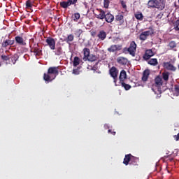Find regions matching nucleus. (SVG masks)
Returning a JSON list of instances; mask_svg holds the SVG:
<instances>
[{
	"label": "nucleus",
	"mask_w": 179,
	"mask_h": 179,
	"mask_svg": "<svg viewBox=\"0 0 179 179\" xmlns=\"http://www.w3.org/2000/svg\"><path fill=\"white\" fill-rule=\"evenodd\" d=\"M58 69H59V66L49 67L48 72L43 74V80H45L47 83L52 82L59 74Z\"/></svg>",
	"instance_id": "f257e3e1"
},
{
	"label": "nucleus",
	"mask_w": 179,
	"mask_h": 179,
	"mask_svg": "<svg viewBox=\"0 0 179 179\" xmlns=\"http://www.w3.org/2000/svg\"><path fill=\"white\" fill-rule=\"evenodd\" d=\"M148 7L152 8V9H159V10H163L166 8V3L164 0H150L148 2Z\"/></svg>",
	"instance_id": "f03ea898"
},
{
	"label": "nucleus",
	"mask_w": 179,
	"mask_h": 179,
	"mask_svg": "<svg viewBox=\"0 0 179 179\" xmlns=\"http://www.w3.org/2000/svg\"><path fill=\"white\" fill-rule=\"evenodd\" d=\"M109 73L114 80L115 86L117 85V80L118 79V69H116L115 66H112L109 70Z\"/></svg>",
	"instance_id": "7ed1b4c3"
},
{
	"label": "nucleus",
	"mask_w": 179,
	"mask_h": 179,
	"mask_svg": "<svg viewBox=\"0 0 179 179\" xmlns=\"http://www.w3.org/2000/svg\"><path fill=\"white\" fill-rule=\"evenodd\" d=\"M78 3V0H67L66 1H63L60 2L59 5L63 9H68L71 5H74V6Z\"/></svg>",
	"instance_id": "20e7f679"
},
{
	"label": "nucleus",
	"mask_w": 179,
	"mask_h": 179,
	"mask_svg": "<svg viewBox=\"0 0 179 179\" xmlns=\"http://www.w3.org/2000/svg\"><path fill=\"white\" fill-rule=\"evenodd\" d=\"M153 34H155V30H153V29L149 31H143L140 34L139 40H141V41H145V40H148V37H149V36H153Z\"/></svg>",
	"instance_id": "39448f33"
},
{
	"label": "nucleus",
	"mask_w": 179,
	"mask_h": 179,
	"mask_svg": "<svg viewBox=\"0 0 179 179\" xmlns=\"http://www.w3.org/2000/svg\"><path fill=\"white\" fill-rule=\"evenodd\" d=\"M136 43L131 41L129 47L127 48V51L131 57H135V52H136Z\"/></svg>",
	"instance_id": "423d86ee"
},
{
	"label": "nucleus",
	"mask_w": 179,
	"mask_h": 179,
	"mask_svg": "<svg viewBox=\"0 0 179 179\" xmlns=\"http://www.w3.org/2000/svg\"><path fill=\"white\" fill-rule=\"evenodd\" d=\"M47 45L50 48V50H55V39L52 37H48L45 40Z\"/></svg>",
	"instance_id": "0eeeda50"
},
{
	"label": "nucleus",
	"mask_w": 179,
	"mask_h": 179,
	"mask_svg": "<svg viewBox=\"0 0 179 179\" xmlns=\"http://www.w3.org/2000/svg\"><path fill=\"white\" fill-rule=\"evenodd\" d=\"M13 44H15V40L6 39L1 43V47L2 48H8V47L13 45Z\"/></svg>",
	"instance_id": "6e6552de"
},
{
	"label": "nucleus",
	"mask_w": 179,
	"mask_h": 179,
	"mask_svg": "<svg viewBox=\"0 0 179 179\" xmlns=\"http://www.w3.org/2000/svg\"><path fill=\"white\" fill-rule=\"evenodd\" d=\"M122 48L121 45H111L110 48H108V52H115V51H120Z\"/></svg>",
	"instance_id": "1a4fd4ad"
},
{
	"label": "nucleus",
	"mask_w": 179,
	"mask_h": 179,
	"mask_svg": "<svg viewBox=\"0 0 179 179\" xmlns=\"http://www.w3.org/2000/svg\"><path fill=\"white\" fill-rule=\"evenodd\" d=\"M155 55V53H153V50L152 49H148L145 50V52L143 55V59L145 61H148V59H150L151 57H153Z\"/></svg>",
	"instance_id": "9d476101"
},
{
	"label": "nucleus",
	"mask_w": 179,
	"mask_h": 179,
	"mask_svg": "<svg viewBox=\"0 0 179 179\" xmlns=\"http://www.w3.org/2000/svg\"><path fill=\"white\" fill-rule=\"evenodd\" d=\"M97 37L100 41H104L107 38V33L104 30H101L98 33Z\"/></svg>",
	"instance_id": "9b49d317"
},
{
	"label": "nucleus",
	"mask_w": 179,
	"mask_h": 179,
	"mask_svg": "<svg viewBox=\"0 0 179 179\" xmlns=\"http://www.w3.org/2000/svg\"><path fill=\"white\" fill-rule=\"evenodd\" d=\"M15 43L18 44V45H22L24 47V45H27L26 41L24 39H23V37L17 36L15 37Z\"/></svg>",
	"instance_id": "f8f14e48"
},
{
	"label": "nucleus",
	"mask_w": 179,
	"mask_h": 179,
	"mask_svg": "<svg viewBox=\"0 0 179 179\" xmlns=\"http://www.w3.org/2000/svg\"><path fill=\"white\" fill-rule=\"evenodd\" d=\"M31 52H34L36 55V57H38V55H40V54H41V50H40V48H38V43L37 44H34V47L32 48H31Z\"/></svg>",
	"instance_id": "ddd939ff"
},
{
	"label": "nucleus",
	"mask_w": 179,
	"mask_h": 179,
	"mask_svg": "<svg viewBox=\"0 0 179 179\" xmlns=\"http://www.w3.org/2000/svg\"><path fill=\"white\" fill-rule=\"evenodd\" d=\"M155 86L158 88L163 86V78H162V77H160V76H158L155 78Z\"/></svg>",
	"instance_id": "4468645a"
},
{
	"label": "nucleus",
	"mask_w": 179,
	"mask_h": 179,
	"mask_svg": "<svg viewBox=\"0 0 179 179\" xmlns=\"http://www.w3.org/2000/svg\"><path fill=\"white\" fill-rule=\"evenodd\" d=\"M97 10L99 12V14L96 15V19H99L100 20H103V19L106 18V11L101 8L97 9Z\"/></svg>",
	"instance_id": "2eb2a0df"
},
{
	"label": "nucleus",
	"mask_w": 179,
	"mask_h": 179,
	"mask_svg": "<svg viewBox=\"0 0 179 179\" xmlns=\"http://www.w3.org/2000/svg\"><path fill=\"white\" fill-rule=\"evenodd\" d=\"M164 66L166 68V69H167V71H173V72H175V71L177 69V68H176V66H174L170 62L164 63Z\"/></svg>",
	"instance_id": "dca6fc26"
},
{
	"label": "nucleus",
	"mask_w": 179,
	"mask_h": 179,
	"mask_svg": "<svg viewBox=\"0 0 179 179\" xmlns=\"http://www.w3.org/2000/svg\"><path fill=\"white\" fill-rule=\"evenodd\" d=\"M139 163V158L136 157H132L131 160L129 163V164L131 166V167H138Z\"/></svg>",
	"instance_id": "f3484780"
},
{
	"label": "nucleus",
	"mask_w": 179,
	"mask_h": 179,
	"mask_svg": "<svg viewBox=\"0 0 179 179\" xmlns=\"http://www.w3.org/2000/svg\"><path fill=\"white\" fill-rule=\"evenodd\" d=\"M105 20L107 23H113L114 22V15L108 12L105 15Z\"/></svg>",
	"instance_id": "a211bd4d"
},
{
	"label": "nucleus",
	"mask_w": 179,
	"mask_h": 179,
	"mask_svg": "<svg viewBox=\"0 0 179 179\" xmlns=\"http://www.w3.org/2000/svg\"><path fill=\"white\" fill-rule=\"evenodd\" d=\"M149 75H150V71L149 69H146L143 71L142 77L143 82H148V79H149Z\"/></svg>",
	"instance_id": "6ab92c4d"
},
{
	"label": "nucleus",
	"mask_w": 179,
	"mask_h": 179,
	"mask_svg": "<svg viewBox=\"0 0 179 179\" xmlns=\"http://www.w3.org/2000/svg\"><path fill=\"white\" fill-rule=\"evenodd\" d=\"M134 155L131 154L126 155L123 161V163L125 164V166H128L129 163H131V160L132 159Z\"/></svg>",
	"instance_id": "aec40b11"
},
{
	"label": "nucleus",
	"mask_w": 179,
	"mask_h": 179,
	"mask_svg": "<svg viewBox=\"0 0 179 179\" xmlns=\"http://www.w3.org/2000/svg\"><path fill=\"white\" fill-rule=\"evenodd\" d=\"M75 40V36L73 34H70L67 36L66 38H64V41H65L67 44L71 45V43Z\"/></svg>",
	"instance_id": "412c9836"
},
{
	"label": "nucleus",
	"mask_w": 179,
	"mask_h": 179,
	"mask_svg": "<svg viewBox=\"0 0 179 179\" xmlns=\"http://www.w3.org/2000/svg\"><path fill=\"white\" fill-rule=\"evenodd\" d=\"M125 79H127V71L122 70L119 76V80L120 82H125Z\"/></svg>",
	"instance_id": "4be33fe9"
},
{
	"label": "nucleus",
	"mask_w": 179,
	"mask_h": 179,
	"mask_svg": "<svg viewBox=\"0 0 179 179\" xmlns=\"http://www.w3.org/2000/svg\"><path fill=\"white\" fill-rule=\"evenodd\" d=\"M84 57L83 58V61H87V57L90 55V49L85 48L83 49Z\"/></svg>",
	"instance_id": "5701e85b"
},
{
	"label": "nucleus",
	"mask_w": 179,
	"mask_h": 179,
	"mask_svg": "<svg viewBox=\"0 0 179 179\" xmlns=\"http://www.w3.org/2000/svg\"><path fill=\"white\" fill-rule=\"evenodd\" d=\"M117 62L120 65H127L128 64V59L125 57H120L117 58Z\"/></svg>",
	"instance_id": "b1692460"
},
{
	"label": "nucleus",
	"mask_w": 179,
	"mask_h": 179,
	"mask_svg": "<svg viewBox=\"0 0 179 179\" xmlns=\"http://www.w3.org/2000/svg\"><path fill=\"white\" fill-rule=\"evenodd\" d=\"M53 50H54L53 52L55 53V55H57L58 57H59V55H62V52H63L62 47L61 46L57 47Z\"/></svg>",
	"instance_id": "393cba45"
},
{
	"label": "nucleus",
	"mask_w": 179,
	"mask_h": 179,
	"mask_svg": "<svg viewBox=\"0 0 179 179\" xmlns=\"http://www.w3.org/2000/svg\"><path fill=\"white\" fill-rule=\"evenodd\" d=\"M148 64H149V65H152V66H156L159 64V62H157V59L154 58L149 59Z\"/></svg>",
	"instance_id": "a878e982"
},
{
	"label": "nucleus",
	"mask_w": 179,
	"mask_h": 179,
	"mask_svg": "<svg viewBox=\"0 0 179 179\" xmlns=\"http://www.w3.org/2000/svg\"><path fill=\"white\" fill-rule=\"evenodd\" d=\"M116 22H119V24L121 25L124 23V15H118L115 17Z\"/></svg>",
	"instance_id": "bb28decb"
},
{
	"label": "nucleus",
	"mask_w": 179,
	"mask_h": 179,
	"mask_svg": "<svg viewBox=\"0 0 179 179\" xmlns=\"http://www.w3.org/2000/svg\"><path fill=\"white\" fill-rule=\"evenodd\" d=\"M99 57L94 55H90L87 59V61H90V62H94V61H97Z\"/></svg>",
	"instance_id": "cd10ccee"
},
{
	"label": "nucleus",
	"mask_w": 179,
	"mask_h": 179,
	"mask_svg": "<svg viewBox=\"0 0 179 179\" xmlns=\"http://www.w3.org/2000/svg\"><path fill=\"white\" fill-rule=\"evenodd\" d=\"M173 135L176 141H179V129H175L173 131Z\"/></svg>",
	"instance_id": "c85d7f7f"
},
{
	"label": "nucleus",
	"mask_w": 179,
	"mask_h": 179,
	"mask_svg": "<svg viewBox=\"0 0 179 179\" xmlns=\"http://www.w3.org/2000/svg\"><path fill=\"white\" fill-rule=\"evenodd\" d=\"M120 84L121 85L122 87H124L125 90H129L131 89V86L129 84L125 83L124 81L120 82Z\"/></svg>",
	"instance_id": "c756f323"
},
{
	"label": "nucleus",
	"mask_w": 179,
	"mask_h": 179,
	"mask_svg": "<svg viewBox=\"0 0 179 179\" xmlns=\"http://www.w3.org/2000/svg\"><path fill=\"white\" fill-rule=\"evenodd\" d=\"M80 64V58L78 57H75L73 62V66H78Z\"/></svg>",
	"instance_id": "7c9ffc66"
},
{
	"label": "nucleus",
	"mask_w": 179,
	"mask_h": 179,
	"mask_svg": "<svg viewBox=\"0 0 179 179\" xmlns=\"http://www.w3.org/2000/svg\"><path fill=\"white\" fill-rule=\"evenodd\" d=\"M10 59L13 65H15L16 64V61L19 59V55H17V54H15L13 57H10Z\"/></svg>",
	"instance_id": "2f4dec72"
},
{
	"label": "nucleus",
	"mask_w": 179,
	"mask_h": 179,
	"mask_svg": "<svg viewBox=\"0 0 179 179\" xmlns=\"http://www.w3.org/2000/svg\"><path fill=\"white\" fill-rule=\"evenodd\" d=\"M135 17L137 19V20H143V14H142L141 12H138L135 14Z\"/></svg>",
	"instance_id": "473e14b6"
},
{
	"label": "nucleus",
	"mask_w": 179,
	"mask_h": 179,
	"mask_svg": "<svg viewBox=\"0 0 179 179\" xmlns=\"http://www.w3.org/2000/svg\"><path fill=\"white\" fill-rule=\"evenodd\" d=\"M72 17L74 22H78L80 19V14L79 13H74Z\"/></svg>",
	"instance_id": "72a5a7b5"
},
{
	"label": "nucleus",
	"mask_w": 179,
	"mask_h": 179,
	"mask_svg": "<svg viewBox=\"0 0 179 179\" xmlns=\"http://www.w3.org/2000/svg\"><path fill=\"white\" fill-rule=\"evenodd\" d=\"M27 9H30L33 8V2H31V0H28L25 3Z\"/></svg>",
	"instance_id": "f704fd0d"
},
{
	"label": "nucleus",
	"mask_w": 179,
	"mask_h": 179,
	"mask_svg": "<svg viewBox=\"0 0 179 179\" xmlns=\"http://www.w3.org/2000/svg\"><path fill=\"white\" fill-rule=\"evenodd\" d=\"M82 33H83V30L76 29L74 32V34L78 38H80V35L82 34Z\"/></svg>",
	"instance_id": "c9c22d12"
},
{
	"label": "nucleus",
	"mask_w": 179,
	"mask_h": 179,
	"mask_svg": "<svg viewBox=\"0 0 179 179\" xmlns=\"http://www.w3.org/2000/svg\"><path fill=\"white\" fill-rule=\"evenodd\" d=\"M108 6H110V0H103V7L108 9Z\"/></svg>",
	"instance_id": "e433bc0d"
},
{
	"label": "nucleus",
	"mask_w": 179,
	"mask_h": 179,
	"mask_svg": "<svg viewBox=\"0 0 179 179\" xmlns=\"http://www.w3.org/2000/svg\"><path fill=\"white\" fill-rule=\"evenodd\" d=\"M169 47H170V48H176V42L172 41L169 43Z\"/></svg>",
	"instance_id": "4c0bfd02"
},
{
	"label": "nucleus",
	"mask_w": 179,
	"mask_h": 179,
	"mask_svg": "<svg viewBox=\"0 0 179 179\" xmlns=\"http://www.w3.org/2000/svg\"><path fill=\"white\" fill-rule=\"evenodd\" d=\"M1 59H3V61H9V59H10V57H9V55H1Z\"/></svg>",
	"instance_id": "58836bf2"
},
{
	"label": "nucleus",
	"mask_w": 179,
	"mask_h": 179,
	"mask_svg": "<svg viewBox=\"0 0 179 179\" xmlns=\"http://www.w3.org/2000/svg\"><path fill=\"white\" fill-rule=\"evenodd\" d=\"M162 78H163L164 80H165L166 82H167V80H169V73H162Z\"/></svg>",
	"instance_id": "ea45409f"
},
{
	"label": "nucleus",
	"mask_w": 179,
	"mask_h": 179,
	"mask_svg": "<svg viewBox=\"0 0 179 179\" xmlns=\"http://www.w3.org/2000/svg\"><path fill=\"white\" fill-rule=\"evenodd\" d=\"M175 92L179 96V85H175Z\"/></svg>",
	"instance_id": "a19ab883"
},
{
	"label": "nucleus",
	"mask_w": 179,
	"mask_h": 179,
	"mask_svg": "<svg viewBox=\"0 0 179 179\" xmlns=\"http://www.w3.org/2000/svg\"><path fill=\"white\" fill-rule=\"evenodd\" d=\"M121 5H122L123 9H127V3H125V1H121Z\"/></svg>",
	"instance_id": "79ce46f5"
},
{
	"label": "nucleus",
	"mask_w": 179,
	"mask_h": 179,
	"mask_svg": "<svg viewBox=\"0 0 179 179\" xmlns=\"http://www.w3.org/2000/svg\"><path fill=\"white\" fill-rule=\"evenodd\" d=\"M27 51H29V49H27V48H21V52H27Z\"/></svg>",
	"instance_id": "37998d69"
},
{
	"label": "nucleus",
	"mask_w": 179,
	"mask_h": 179,
	"mask_svg": "<svg viewBox=\"0 0 179 179\" xmlns=\"http://www.w3.org/2000/svg\"><path fill=\"white\" fill-rule=\"evenodd\" d=\"M175 27L173 28L174 30H176V31H179V27L178 24H174Z\"/></svg>",
	"instance_id": "c03bdc74"
},
{
	"label": "nucleus",
	"mask_w": 179,
	"mask_h": 179,
	"mask_svg": "<svg viewBox=\"0 0 179 179\" xmlns=\"http://www.w3.org/2000/svg\"><path fill=\"white\" fill-rule=\"evenodd\" d=\"M108 134H111L112 135H115V131H112L111 129H108Z\"/></svg>",
	"instance_id": "a18cd8bd"
},
{
	"label": "nucleus",
	"mask_w": 179,
	"mask_h": 179,
	"mask_svg": "<svg viewBox=\"0 0 179 179\" xmlns=\"http://www.w3.org/2000/svg\"><path fill=\"white\" fill-rule=\"evenodd\" d=\"M174 24H177L178 26H179V17H178V19L175 22Z\"/></svg>",
	"instance_id": "49530a36"
},
{
	"label": "nucleus",
	"mask_w": 179,
	"mask_h": 179,
	"mask_svg": "<svg viewBox=\"0 0 179 179\" xmlns=\"http://www.w3.org/2000/svg\"><path fill=\"white\" fill-rule=\"evenodd\" d=\"M104 128L105 129H108L110 127L108 126V124H104Z\"/></svg>",
	"instance_id": "de8ad7c7"
},
{
	"label": "nucleus",
	"mask_w": 179,
	"mask_h": 179,
	"mask_svg": "<svg viewBox=\"0 0 179 179\" xmlns=\"http://www.w3.org/2000/svg\"><path fill=\"white\" fill-rule=\"evenodd\" d=\"M162 16H163V13H161L158 14L157 17L162 18Z\"/></svg>",
	"instance_id": "09e8293b"
},
{
	"label": "nucleus",
	"mask_w": 179,
	"mask_h": 179,
	"mask_svg": "<svg viewBox=\"0 0 179 179\" xmlns=\"http://www.w3.org/2000/svg\"><path fill=\"white\" fill-rule=\"evenodd\" d=\"M96 35V32H93L92 34V36H94Z\"/></svg>",
	"instance_id": "8fccbe9b"
},
{
	"label": "nucleus",
	"mask_w": 179,
	"mask_h": 179,
	"mask_svg": "<svg viewBox=\"0 0 179 179\" xmlns=\"http://www.w3.org/2000/svg\"><path fill=\"white\" fill-rule=\"evenodd\" d=\"M169 160H170V162H173V158H170Z\"/></svg>",
	"instance_id": "3c124183"
},
{
	"label": "nucleus",
	"mask_w": 179,
	"mask_h": 179,
	"mask_svg": "<svg viewBox=\"0 0 179 179\" xmlns=\"http://www.w3.org/2000/svg\"><path fill=\"white\" fill-rule=\"evenodd\" d=\"M178 3H179V0H178Z\"/></svg>",
	"instance_id": "603ef678"
}]
</instances>
